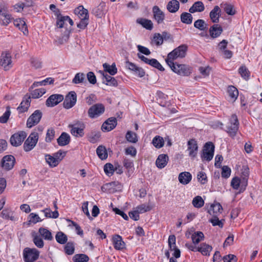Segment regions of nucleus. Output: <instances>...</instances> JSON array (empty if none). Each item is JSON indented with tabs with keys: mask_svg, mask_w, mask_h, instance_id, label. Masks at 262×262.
<instances>
[{
	"mask_svg": "<svg viewBox=\"0 0 262 262\" xmlns=\"http://www.w3.org/2000/svg\"><path fill=\"white\" fill-rule=\"evenodd\" d=\"M227 92L229 96L234 101L237 99L238 95V92L237 89L234 86H229Z\"/></svg>",
	"mask_w": 262,
	"mask_h": 262,
	"instance_id": "obj_41",
	"label": "nucleus"
},
{
	"mask_svg": "<svg viewBox=\"0 0 262 262\" xmlns=\"http://www.w3.org/2000/svg\"><path fill=\"white\" fill-rule=\"evenodd\" d=\"M27 137V134L24 131H20L13 134L10 138L11 144L13 146H18L21 145Z\"/></svg>",
	"mask_w": 262,
	"mask_h": 262,
	"instance_id": "obj_12",
	"label": "nucleus"
},
{
	"mask_svg": "<svg viewBox=\"0 0 262 262\" xmlns=\"http://www.w3.org/2000/svg\"><path fill=\"white\" fill-rule=\"evenodd\" d=\"M70 141V137L66 133H62L59 137L57 139V142L60 146H65L68 145Z\"/></svg>",
	"mask_w": 262,
	"mask_h": 262,
	"instance_id": "obj_33",
	"label": "nucleus"
},
{
	"mask_svg": "<svg viewBox=\"0 0 262 262\" xmlns=\"http://www.w3.org/2000/svg\"><path fill=\"white\" fill-rule=\"evenodd\" d=\"M14 25L19 29L21 30L25 35L28 33V29L25 21L24 19H16L14 21Z\"/></svg>",
	"mask_w": 262,
	"mask_h": 262,
	"instance_id": "obj_30",
	"label": "nucleus"
},
{
	"mask_svg": "<svg viewBox=\"0 0 262 262\" xmlns=\"http://www.w3.org/2000/svg\"><path fill=\"white\" fill-rule=\"evenodd\" d=\"M214 151V144L211 142H207L204 146L202 158L206 161H210L213 158Z\"/></svg>",
	"mask_w": 262,
	"mask_h": 262,
	"instance_id": "obj_9",
	"label": "nucleus"
},
{
	"mask_svg": "<svg viewBox=\"0 0 262 262\" xmlns=\"http://www.w3.org/2000/svg\"><path fill=\"white\" fill-rule=\"evenodd\" d=\"M192 204L195 208H200L204 204V201L200 196L194 197L192 200Z\"/></svg>",
	"mask_w": 262,
	"mask_h": 262,
	"instance_id": "obj_52",
	"label": "nucleus"
},
{
	"mask_svg": "<svg viewBox=\"0 0 262 262\" xmlns=\"http://www.w3.org/2000/svg\"><path fill=\"white\" fill-rule=\"evenodd\" d=\"M197 179L198 181L202 184H205L207 182V179L206 173L203 171H200L197 174Z\"/></svg>",
	"mask_w": 262,
	"mask_h": 262,
	"instance_id": "obj_62",
	"label": "nucleus"
},
{
	"mask_svg": "<svg viewBox=\"0 0 262 262\" xmlns=\"http://www.w3.org/2000/svg\"><path fill=\"white\" fill-rule=\"evenodd\" d=\"M96 153L98 157L101 160H105L107 158L108 154L106 149L103 145H100L97 148Z\"/></svg>",
	"mask_w": 262,
	"mask_h": 262,
	"instance_id": "obj_36",
	"label": "nucleus"
},
{
	"mask_svg": "<svg viewBox=\"0 0 262 262\" xmlns=\"http://www.w3.org/2000/svg\"><path fill=\"white\" fill-rule=\"evenodd\" d=\"M100 136V132H92L88 135V140L90 142L95 143L99 140Z\"/></svg>",
	"mask_w": 262,
	"mask_h": 262,
	"instance_id": "obj_45",
	"label": "nucleus"
},
{
	"mask_svg": "<svg viewBox=\"0 0 262 262\" xmlns=\"http://www.w3.org/2000/svg\"><path fill=\"white\" fill-rule=\"evenodd\" d=\"M194 27L201 31H204L208 28V25L203 19H198L194 23Z\"/></svg>",
	"mask_w": 262,
	"mask_h": 262,
	"instance_id": "obj_47",
	"label": "nucleus"
},
{
	"mask_svg": "<svg viewBox=\"0 0 262 262\" xmlns=\"http://www.w3.org/2000/svg\"><path fill=\"white\" fill-rule=\"evenodd\" d=\"M86 82L85 75L83 73H77L72 80V82L75 84H79Z\"/></svg>",
	"mask_w": 262,
	"mask_h": 262,
	"instance_id": "obj_43",
	"label": "nucleus"
},
{
	"mask_svg": "<svg viewBox=\"0 0 262 262\" xmlns=\"http://www.w3.org/2000/svg\"><path fill=\"white\" fill-rule=\"evenodd\" d=\"M223 31L222 28L219 25H214L210 28V35L212 38H216L219 36Z\"/></svg>",
	"mask_w": 262,
	"mask_h": 262,
	"instance_id": "obj_27",
	"label": "nucleus"
},
{
	"mask_svg": "<svg viewBox=\"0 0 262 262\" xmlns=\"http://www.w3.org/2000/svg\"><path fill=\"white\" fill-rule=\"evenodd\" d=\"M15 162V159L13 156L6 155L2 159L1 162L2 167L7 170H9L14 167Z\"/></svg>",
	"mask_w": 262,
	"mask_h": 262,
	"instance_id": "obj_15",
	"label": "nucleus"
},
{
	"mask_svg": "<svg viewBox=\"0 0 262 262\" xmlns=\"http://www.w3.org/2000/svg\"><path fill=\"white\" fill-rule=\"evenodd\" d=\"M212 250V246L207 244L206 243H203L201 244L200 246L199 247L198 251L201 252L203 255L209 256L210 253Z\"/></svg>",
	"mask_w": 262,
	"mask_h": 262,
	"instance_id": "obj_31",
	"label": "nucleus"
},
{
	"mask_svg": "<svg viewBox=\"0 0 262 262\" xmlns=\"http://www.w3.org/2000/svg\"><path fill=\"white\" fill-rule=\"evenodd\" d=\"M75 14L77 15L79 18H89L88 10L85 9L83 6H79L74 10Z\"/></svg>",
	"mask_w": 262,
	"mask_h": 262,
	"instance_id": "obj_28",
	"label": "nucleus"
},
{
	"mask_svg": "<svg viewBox=\"0 0 262 262\" xmlns=\"http://www.w3.org/2000/svg\"><path fill=\"white\" fill-rule=\"evenodd\" d=\"M188 150L189 151V156L192 159L196 157L198 153V146L195 140L190 139L188 141Z\"/></svg>",
	"mask_w": 262,
	"mask_h": 262,
	"instance_id": "obj_18",
	"label": "nucleus"
},
{
	"mask_svg": "<svg viewBox=\"0 0 262 262\" xmlns=\"http://www.w3.org/2000/svg\"><path fill=\"white\" fill-rule=\"evenodd\" d=\"M181 21L187 25L191 24L192 22V16L190 13L183 12L180 16Z\"/></svg>",
	"mask_w": 262,
	"mask_h": 262,
	"instance_id": "obj_39",
	"label": "nucleus"
},
{
	"mask_svg": "<svg viewBox=\"0 0 262 262\" xmlns=\"http://www.w3.org/2000/svg\"><path fill=\"white\" fill-rule=\"evenodd\" d=\"M104 111V106L101 103H97L90 107L88 115L91 118H95L101 115Z\"/></svg>",
	"mask_w": 262,
	"mask_h": 262,
	"instance_id": "obj_8",
	"label": "nucleus"
},
{
	"mask_svg": "<svg viewBox=\"0 0 262 262\" xmlns=\"http://www.w3.org/2000/svg\"><path fill=\"white\" fill-rule=\"evenodd\" d=\"M39 255V252L35 248H26L23 251V258L25 262H34Z\"/></svg>",
	"mask_w": 262,
	"mask_h": 262,
	"instance_id": "obj_4",
	"label": "nucleus"
},
{
	"mask_svg": "<svg viewBox=\"0 0 262 262\" xmlns=\"http://www.w3.org/2000/svg\"><path fill=\"white\" fill-rule=\"evenodd\" d=\"M223 221H224V220H219L216 215H213L212 218L209 220V222H210L213 226H218L221 228L223 227Z\"/></svg>",
	"mask_w": 262,
	"mask_h": 262,
	"instance_id": "obj_51",
	"label": "nucleus"
},
{
	"mask_svg": "<svg viewBox=\"0 0 262 262\" xmlns=\"http://www.w3.org/2000/svg\"><path fill=\"white\" fill-rule=\"evenodd\" d=\"M46 92V90L44 88H40L33 90L31 93L32 98L36 99L41 97Z\"/></svg>",
	"mask_w": 262,
	"mask_h": 262,
	"instance_id": "obj_49",
	"label": "nucleus"
},
{
	"mask_svg": "<svg viewBox=\"0 0 262 262\" xmlns=\"http://www.w3.org/2000/svg\"><path fill=\"white\" fill-rule=\"evenodd\" d=\"M104 171L106 175L112 176L115 171L113 165L111 163H106L104 166Z\"/></svg>",
	"mask_w": 262,
	"mask_h": 262,
	"instance_id": "obj_58",
	"label": "nucleus"
},
{
	"mask_svg": "<svg viewBox=\"0 0 262 262\" xmlns=\"http://www.w3.org/2000/svg\"><path fill=\"white\" fill-rule=\"evenodd\" d=\"M85 127L84 123L80 121H76L72 124H69L71 133L76 137H82L84 136V129Z\"/></svg>",
	"mask_w": 262,
	"mask_h": 262,
	"instance_id": "obj_3",
	"label": "nucleus"
},
{
	"mask_svg": "<svg viewBox=\"0 0 262 262\" xmlns=\"http://www.w3.org/2000/svg\"><path fill=\"white\" fill-rule=\"evenodd\" d=\"M30 62L31 66L35 69H39L42 67V62L37 58H31Z\"/></svg>",
	"mask_w": 262,
	"mask_h": 262,
	"instance_id": "obj_63",
	"label": "nucleus"
},
{
	"mask_svg": "<svg viewBox=\"0 0 262 262\" xmlns=\"http://www.w3.org/2000/svg\"><path fill=\"white\" fill-rule=\"evenodd\" d=\"M38 232L45 240L52 241L53 239L52 233L46 228H40L38 230Z\"/></svg>",
	"mask_w": 262,
	"mask_h": 262,
	"instance_id": "obj_35",
	"label": "nucleus"
},
{
	"mask_svg": "<svg viewBox=\"0 0 262 262\" xmlns=\"http://www.w3.org/2000/svg\"><path fill=\"white\" fill-rule=\"evenodd\" d=\"M238 72L244 79L246 80L249 79L250 73L248 69L245 66H243L239 68Z\"/></svg>",
	"mask_w": 262,
	"mask_h": 262,
	"instance_id": "obj_54",
	"label": "nucleus"
},
{
	"mask_svg": "<svg viewBox=\"0 0 262 262\" xmlns=\"http://www.w3.org/2000/svg\"><path fill=\"white\" fill-rule=\"evenodd\" d=\"M152 42L157 46L161 45L163 40L161 34L155 33L152 39Z\"/></svg>",
	"mask_w": 262,
	"mask_h": 262,
	"instance_id": "obj_60",
	"label": "nucleus"
},
{
	"mask_svg": "<svg viewBox=\"0 0 262 262\" xmlns=\"http://www.w3.org/2000/svg\"><path fill=\"white\" fill-rule=\"evenodd\" d=\"M55 239L57 243L63 245L67 243L68 236L61 231L57 232L55 235Z\"/></svg>",
	"mask_w": 262,
	"mask_h": 262,
	"instance_id": "obj_38",
	"label": "nucleus"
},
{
	"mask_svg": "<svg viewBox=\"0 0 262 262\" xmlns=\"http://www.w3.org/2000/svg\"><path fill=\"white\" fill-rule=\"evenodd\" d=\"M12 57L8 52H3L0 57V66L5 71L9 70L12 67Z\"/></svg>",
	"mask_w": 262,
	"mask_h": 262,
	"instance_id": "obj_7",
	"label": "nucleus"
},
{
	"mask_svg": "<svg viewBox=\"0 0 262 262\" xmlns=\"http://www.w3.org/2000/svg\"><path fill=\"white\" fill-rule=\"evenodd\" d=\"M33 241L36 247L41 248L44 246V242L42 239L39 236L36 235L34 236Z\"/></svg>",
	"mask_w": 262,
	"mask_h": 262,
	"instance_id": "obj_64",
	"label": "nucleus"
},
{
	"mask_svg": "<svg viewBox=\"0 0 262 262\" xmlns=\"http://www.w3.org/2000/svg\"><path fill=\"white\" fill-rule=\"evenodd\" d=\"M136 21L147 30H151L153 28V23L151 20L139 18L137 19Z\"/></svg>",
	"mask_w": 262,
	"mask_h": 262,
	"instance_id": "obj_29",
	"label": "nucleus"
},
{
	"mask_svg": "<svg viewBox=\"0 0 262 262\" xmlns=\"http://www.w3.org/2000/svg\"><path fill=\"white\" fill-rule=\"evenodd\" d=\"M239 121L235 114L231 115L226 126L225 131L232 138H234L237 134L239 128Z\"/></svg>",
	"mask_w": 262,
	"mask_h": 262,
	"instance_id": "obj_1",
	"label": "nucleus"
},
{
	"mask_svg": "<svg viewBox=\"0 0 262 262\" xmlns=\"http://www.w3.org/2000/svg\"><path fill=\"white\" fill-rule=\"evenodd\" d=\"M12 19L11 15L8 13L2 17H0V24L2 25L7 26Z\"/></svg>",
	"mask_w": 262,
	"mask_h": 262,
	"instance_id": "obj_57",
	"label": "nucleus"
},
{
	"mask_svg": "<svg viewBox=\"0 0 262 262\" xmlns=\"http://www.w3.org/2000/svg\"><path fill=\"white\" fill-rule=\"evenodd\" d=\"M209 16L213 23H218L219 17L221 16V10L220 7L218 6H215L210 12Z\"/></svg>",
	"mask_w": 262,
	"mask_h": 262,
	"instance_id": "obj_21",
	"label": "nucleus"
},
{
	"mask_svg": "<svg viewBox=\"0 0 262 262\" xmlns=\"http://www.w3.org/2000/svg\"><path fill=\"white\" fill-rule=\"evenodd\" d=\"M45 160L46 162L49 164V165L51 167H56L59 164L58 160H56V158H54V156H52L50 155H46Z\"/></svg>",
	"mask_w": 262,
	"mask_h": 262,
	"instance_id": "obj_40",
	"label": "nucleus"
},
{
	"mask_svg": "<svg viewBox=\"0 0 262 262\" xmlns=\"http://www.w3.org/2000/svg\"><path fill=\"white\" fill-rule=\"evenodd\" d=\"M64 252L68 255H72L74 253L75 246L72 242H67L64 246Z\"/></svg>",
	"mask_w": 262,
	"mask_h": 262,
	"instance_id": "obj_48",
	"label": "nucleus"
},
{
	"mask_svg": "<svg viewBox=\"0 0 262 262\" xmlns=\"http://www.w3.org/2000/svg\"><path fill=\"white\" fill-rule=\"evenodd\" d=\"M122 186L118 181H114L106 183L101 187V189L109 193H114L116 191L121 190Z\"/></svg>",
	"mask_w": 262,
	"mask_h": 262,
	"instance_id": "obj_16",
	"label": "nucleus"
},
{
	"mask_svg": "<svg viewBox=\"0 0 262 262\" xmlns=\"http://www.w3.org/2000/svg\"><path fill=\"white\" fill-rule=\"evenodd\" d=\"M136 209L140 213H143L150 211L151 209V207L149 205H146L145 204H143L138 206L136 207Z\"/></svg>",
	"mask_w": 262,
	"mask_h": 262,
	"instance_id": "obj_61",
	"label": "nucleus"
},
{
	"mask_svg": "<svg viewBox=\"0 0 262 262\" xmlns=\"http://www.w3.org/2000/svg\"><path fill=\"white\" fill-rule=\"evenodd\" d=\"M45 213V216L47 218L56 219L59 216L58 212L57 210L52 211L50 208H46L41 211Z\"/></svg>",
	"mask_w": 262,
	"mask_h": 262,
	"instance_id": "obj_44",
	"label": "nucleus"
},
{
	"mask_svg": "<svg viewBox=\"0 0 262 262\" xmlns=\"http://www.w3.org/2000/svg\"><path fill=\"white\" fill-rule=\"evenodd\" d=\"M154 18L156 20L158 24H161L163 23L165 19L164 13L157 6H154L152 9Z\"/></svg>",
	"mask_w": 262,
	"mask_h": 262,
	"instance_id": "obj_17",
	"label": "nucleus"
},
{
	"mask_svg": "<svg viewBox=\"0 0 262 262\" xmlns=\"http://www.w3.org/2000/svg\"><path fill=\"white\" fill-rule=\"evenodd\" d=\"M77 101V95L74 91L70 92L64 98L63 105L65 108L69 109L75 105Z\"/></svg>",
	"mask_w": 262,
	"mask_h": 262,
	"instance_id": "obj_11",
	"label": "nucleus"
},
{
	"mask_svg": "<svg viewBox=\"0 0 262 262\" xmlns=\"http://www.w3.org/2000/svg\"><path fill=\"white\" fill-rule=\"evenodd\" d=\"M103 67L104 68V71L105 73H108L111 75H114L117 72V69L116 67L115 63H113L111 66L104 63L103 64Z\"/></svg>",
	"mask_w": 262,
	"mask_h": 262,
	"instance_id": "obj_34",
	"label": "nucleus"
},
{
	"mask_svg": "<svg viewBox=\"0 0 262 262\" xmlns=\"http://www.w3.org/2000/svg\"><path fill=\"white\" fill-rule=\"evenodd\" d=\"M187 50V46L185 45H182L174 49L170 52L165 60L167 64L169 62H173V60L178 58H183L186 55V52Z\"/></svg>",
	"mask_w": 262,
	"mask_h": 262,
	"instance_id": "obj_2",
	"label": "nucleus"
},
{
	"mask_svg": "<svg viewBox=\"0 0 262 262\" xmlns=\"http://www.w3.org/2000/svg\"><path fill=\"white\" fill-rule=\"evenodd\" d=\"M105 6L104 2L100 3L99 6L93 9L92 13L96 17L101 18L104 13Z\"/></svg>",
	"mask_w": 262,
	"mask_h": 262,
	"instance_id": "obj_25",
	"label": "nucleus"
},
{
	"mask_svg": "<svg viewBox=\"0 0 262 262\" xmlns=\"http://www.w3.org/2000/svg\"><path fill=\"white\" fill-rule=\"evenodd\" d=\"M117 125V120L115 117H111L102 124L101 129L103 132H109L113 129Z\"/></svg>",
	"mask_w": 262,
	"mask_h": 262,
	"instance_id": "obj_19",
	"label": "nucleus"
},
{
	"mask_svg": "<svg viewBox=\"0 0 262 262\" xmlns=\"http://www.w3.org/2000/svg\"><path fill=\"white\" fill-rule=\"evenodd\" d=\"M167 64L174 73L180 75L188 76L190 74L189 68L185 64H178L173 62H169Z\"/></svg>",
	"mask_w": 262,
	"mask_h": 262,
	"instance_id": "obj_5",
	"label": "nucleus"
},
{
	"mask_svg": "<svg viewBox=\"0 0 262 262\" xmlns=\"http://www.w3.org/2000/svg\"><path fill=\"white\" fill-rule=\"evenodd\" d=\"M38 140V134L33 132L30 134L24 144V149L26 151L31 150L36 145Z\"/></svg>",
	"mask_w": 262,
	"mask_h": 262,
	"instance_id": "obj_6",
	"label": "nucleus"
},
{
	"mask_svg": "<svg viewBox=\"0 0 262 262\" xmlns=\"http://www.w3.org/2000/svg\"><path fill=\"white\" fill-rule=\"evenodd\" d=\"M210 208V209L208 211V212L210 214H212L211 211H213V213L217 214V213H221V211L223 210L222 206L219 203L212 204Z\"/></svg>",
	"mask_w": 262,
	"mask_h": 262,
	"instance_id": "obj_50",
	"label": "nucleus"
},
{
	"mask_svg": "<svg viewBox=\"0 0 262 262\" xmlns=\"http://www.w3.org/2000/svg\"><path fill=\"white\" fill-rule=\"evenodd\" d=\"M74 262H87L89 260V257L84 254H77L73 257Z\"/></svg>",
	"mask_w": 262,
	"mask_h": 262,
	"instance_id": "obj_46",
	"label": "nucleus"
},
{
	"mask_svg": "<svg viewBox=\"0 0 262 262\" xmlns=\"http://www.w3.org/2000/svg\"><path fill=\"white\" fill-rule=\"evenodd\" d=\"M221 6L228 15H233L235 14V10L233 9V6L232 5L225 3L222 4Z\"/></svg>",
	"mask_w": 262,
	"mask_h": 262,
	"instance_id": "obj_53",
	"label": "nucleus"
},
{
	"mask_svg": "<svg viewBox=\"0 0 262 262\" xmlns=\"http://www.w3.org/2000/svg\"><path fill=\"white\" fill-rule=\"evenodd\" d=\"M180 8V3L177 0H171L169 1L167 6L166 8L167 10L170 13H176L177 12Z\"/></svg>",
	"mask_w": 262,
	"mask_h": 262,
	"instance_id": "obj_26",
	"label": "nucleus"
},
{
	"mask_svg": "<svg viewBox=\"0 0 262 262\" xmlns=\"http://www.w3.org/2000/svg\"><path fill=\"white\" fill-rule=\"evenodd\" d=\"M126 140L131 143H136L138 141L137 134L132 131H128L126 134Z\"/></svg>",
	"mask_w": 262,
	"mask_h": 262,
	"instance_id": "obj_55",
	"label": "nucleus"
},
{
	"mask_svg": "<svg viewBox=\"0 0 262 262\" xmlns=\"http://www.w3.org/2000/svg\"><path fill=\"white\" fill-rule=\"evenodd\" d=\"M152 144L156 148H160L164 144L163 138L160 136H156L152 139Z\"/></svg>",
	"mask_w": 262,
	"mask_h": 262,
	"instance_id": "obj_42",
	"label": "nucleus"
},
{
	"mask_svg": "<svg viewBox=\"0 0 262 262\" xmlns=\"http://www.w3.org/2000/svg\"><path fill=\"white\" fill-rule=\"evenodd\" d=\"M64 99V97L61 94H53L51 95L46 101V105L48 107H52L60 102L62 101Z\"/></svg>",
	"mask_w": 262,
	"mask_h": 262,
	"instance_id": "obj_14",
	"label": "nucleus"
},
{
	"mask_svg": "<svg viewBox=\"0 0 262 262\" xmlns=\"http://www.w3.org/2000/svg\"><path fill=\"white\" fill-rule=\"evenodd\" d=\"M137 56L144 63L148 64L161 71H164V68L157 59L154 58L149 59L139 53L137 54Z\"/></svg>",
	"mask_w": 262,
	"mask_h": 262,
	"instance_id": "obj_13",
	"label": "nucleus"
},
{
	"mask_svg": "<svg viewBox=\"0 0 262 262\" xmlns=\"http://www.w3.org/2000/svg\"><path fill=\"white\" fill-rule=\"evenodd\" d=\"M28 219V221L30 223H32L33 224H36L42 221V220L40 218L38 215L34 213H30L29 215Z\"/></svg>",
	"mask_w": 262,
	"mask_h": 262,
	"instance_id": "obj_59",
	"label": "nucleus"
},
{
	"mask_svg": "<svg viewBox=\"0 0 262 262\" xmlns=\"http://www.w3.org/2000/svg\"><path fill=\"white\" fill-rule=\"evenodd\" d=\"M42 116V112L37 110L28 118L26 125L28 128H31L37 124L40 121Z\"/></svg>",
	"mask_w": 262,
	"mask_h": 262,
	"instance_id": "obj_10",
	"label": "nucleus"
},
{
	"mask_svg": "<svg viewBox=\"0 0 262 262\" xmlns=\"http://www.w3.org/2000/svg\"><path fill=\"white\" fill-rule=\"evenodd\" d=\"M31 97L28 95H26L23 98L19 106L17 108L19 113H23L28 111L29 107L30 106Z\"/></svg>",
	"mask_w": 262,
	"mask_h": 262,
	"instance_id": "obj_20",
	"label": "nucleus"
},
{
	"mask_svg": "<svg viewBox=\"0 0 262 262\" xmlns=\"http://www.w3.org/2000/svg\"><path fill=\"white\" fill-rule=\"evenodd\" d=\"M113 245L116 250H122L125 247V243L122 238L119 235H115L113 237Z\"/></svg>",
	"mask_w": 262,
	"mask_h": 262,
	"instance_id": "obj_24",
	"label": "nucleus"
},
{
	"mask_svg": "<svg viewBox=\"0 0 262 262\" xmlns=\"http://www.w3.org/2000/svg\"><path fill=\"white\" fill-rule=\"evenodd\" d=\"M178 179L180 183L186 185L191 181L192 176L189 172H182L179 174Z\"/></svg>",
	"mask_w": 262,
	"mask_h": 262,
	"instance_id": "obj_23",
	"label": "nucleus"
},
{
	"mask_svg": "<svg viewBox=\"0 0 262 262\" xmlns=\"http://www.w3.org/2000/svg\"><path fill=\"white\" fill-rule=\"evenodd\" d=\"M204 238V234L201 231L195 232L191 235L192 241L194 245L199 244L201 241H203Z\"/></svg>",
	"mask_w": 262,
	"mask_h": 262,
	"instance_id": "obj_37",
	"label": "nucleus"
},
{
	"mask_svg": "<svg viewBox=\"0 0 262 262\" xmlns=\"http://www.w3.org/2000/svg\"><path fill=\"white\" fill-rule=\"evenodd\" d=\"M204 9L203 3L201 1H198L195 2L190 8L189 11L191 13H193L195 12H202L204 10Z\"/></svg>",
	"mask_w": 262,
	"mask_h": 262,
	"instance_id": "obj_32",
	"label": "nucleus"
},
{
	"mask_svg": "<svg viewBox=\"0 0 262 262\" xmlns=\"http://www.w3.org/2000/svg\"><path fill=\"white\" fill-rule=\"evenodd\" d=\"M169 158L168 156L166 154L160 155L156 161V166L160 169L165 167L167 165Z\"/></svg>",
	"mask_w": 262,
	"mask_h": 262,
	"instance_id": "obj_22",
	"label": "nucleus"
},
{
	"mask_svg": "<svg viewBox=\"0 0 262 262\" xmlns=\"http://www.w3.org/2000/svg\"><path fill=\"white\" fill-rule=\"evenodd\" d=\"M10 115V107L9 106H7L6 107V111L2 116L0 117V122L1 123H6L8 121Z\"/></svg>",
	"mask_w": 262,
	"mask_h": 262,
	"instance_id": "obj_56",
	"label": "nucleus"
}]
</instances>
